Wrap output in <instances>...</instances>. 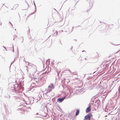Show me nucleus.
I'll use <instances>...</instances> for the list:
<instances>
[{
    "instance_id": "f8f14e48",
    "label": "nucleus",
    "mask_w": 120,
    "mask_h": 120,
    "mask_svg": "<svg viewBox=\"0 0 120 120\" xmlns=\"http://www.w3.org/2000/svg\"><path fill=\"white\" fill-rule=\"evenodd\" d=\"M87 115L85 116L84 117V118L83 119V120H87Z\"/></svg>"
},
{
    "instance_id": "1a4fd4ad",
    "label": "nucleus",
    "mask_w": 120,
    "mask_h": 120,
    "mask_svg": "<svg viewBox=\"0 0 120 120\" xmlns=\"http://www.w3.org/2000/svg\"><path fill=\"white\" fill-rule=\"evenodd\" d=\"M5 97L8 98H10V96L9 94H7L5 95Z\"/></svg>"
},
{
    "instance_id": "9d476101",
    "label": "nucleus",
    "mask_w": 120,
    "mask_h": 120,
    "mask_svg": "<svg viewBox=\"0 0 120 120\" xmlns=\"http://www.w3.org/2000/svg\"><path fill=\"white\" fill-rule=\"evenodd\" d=\"M67 80H68V81H67L66 79H64V80H63V81H64V83H65V82H67V83H69L70 82V80L68 79H67Z\"/></svg>"
},
{
    "instance_id": "c03bdc74",
    "label": "nucleus",
    "mask_w": 120,
    "mask_h": 120,
    "mask_svg": "<svg viewBox=\"0 0 120 120\" xmlns=\"http://www.w3.org/2000/svg\"><path fill=\"white\" fill-rule=\"evenodd\" d=\"M73 74H74V72H73Z\"/></svg>"
},
{
    "instance_id": "f704fd0d",
    "label": "nucleus",
    "mask_w": 120,
    "mask_h": 120,
    "mask_svg": "<svg viewBox=\"0 0 120 120\" xmlns=\"http://www.w3.org/2000/svg\"><path fill=\"white\" fill-rule=\"evenodd\" d=\"M13 52H14V50H13Z\"/></svg>"
},
{
    "instance_id": "8fccbe9b",
    "label": "nucleus",
    "mask_w": 120,
    "mask_h": 120,
    "mask_svg": "<svg viewBox=\"0 0 120 120\" xmlns=\"http://www.w3.org/2000/svg\"><path fill=\"white\" fill-rule=\"evenodd\" d=\"M100 22V23H101V22Z\"/></svg>"
},
{
    "instance_id": "49530a36",
    "label": "nucleus",
    "mask_w": 120,
    "mask_h": 120,
    "mask_svg": "<svg viewBox=\"0 0 120 120\" xmlns=\"http://www.w3.org/2000/svg\"><path fill=\"white\" fill-rule=\"evenodd\" d=\"M14 39H15V38H13V40H14Z\"/></svg>"
},
{
    "instance_id": "c756f323",
    "label": "nucleus",
    "mask_w": 120,
    "mask_h": 120,
    "mask_svg": "<svg viewBox=\"0 0 120 120\" xmlns=\"http://www.w3.org/2000/svg\"><path fill=\"white\" fill-rule=\"evenodd\" d=\"M28 30L29 31V32H30V30H29V28H28Z\"/></svg>"
},
{
    "instance_id": "7c9ffc66",
    "label": "nucleus",
    "mask_w": 120,
    "mask_h": 120,
    "mask_svg": "<svg viewBox=\"0 0 120 120\" xmlns=\"http://www.w3.org/2000/svg\"><path fill=\"white\" fill-rule=\"evenodd\" d=\"M78 2V1L77 2V3H76V4H75V5H76V4H77V2Z\"/></svg>"
},
{
    "instance_id": "603ef678",
    "label": "nucleus",
    "mask_w": 120,
    "mask_h": 120,
    "mask_svg": "<svg viewBox=\"0 0 120 120\" xmlns=\"http://www.w3.org/2000/svg\"><path fill=\"white\" fill-rule=\"evenodd\" d=\"M87 1L88 0H86Z\"/></svg>"
},
{
    "instance_id": "58836bf2",
    "label": "nucleus",
    "mask_w": 120,
    "mask_h": 120,
    "mask_svg": "<svg viewBox=\"0 0 120 120\" xmlns=\"http://www.w3.org/2000/svg\"><path fill=\"white\" fill-rule=\"evenodd\" d=\"M86 75V74H85V75H84V77H85V76Z\"/></svg>"
},
{
    "instance_id": "ea45409f",
    "label": "nucleus",
    "mask_w": 120,
    "mask_h": 120,
    "mask_svg": "<svg viewBox=\"0 0 120 120\" xmlns=\"http://www.w3.org/2000/svg\"><path fill=\"white\" fill-rule=\"evenodd\" d=\"M28 7L27 8V9H28Z\"/></svg>"
},
{
    "instance_id": "0eeeda50",
    "label": "nucleus",
    "mask_w": 120,
    "mask_h": 120,
    "mask_svg": "<svg viewBox=\"0 0 120 120\" xmlns=\"http://www.w3.org/2000/svg\"><path fill=\"white\" fill-rule=\"evenodd\" d=\"M88 118H91L92 116V115L91 113H89L87 114V115Z\"/></svg>"
},
{
    "instance_id": "6e6552de",
    "label": "nucleus",
    "mask_w": 120,
    "mask_h": 120,
    "mask_svg": "<svg viewBox=\"0 0 120 120\" xmlns=\"http://www.w3.org/2000/svg\"><path fill=\"white\" fill-rule=\"evenodd\" d=\"M80 110L79 109H77L75 112V115L77 116L78 115L79 113Z\"/></svg>"
},
{
    "instance_id": "4468645a",
    "label": "nucleus",
    "mask_w": 120,
    "mask_h": 120,
    "mask_svg": "<svg viewBox=\"0 0 120 120\" xmlns=\"http://www.w3.org/2000/svg\"><path fill=\"white\" fill-rule=\"evenodd\" d=\"M57 34H58V33L57 32H56V33H55L54 34H53V35L55 36L56 35H57Z\"/></svg>"
},
{
    "instance_id": "bb28decb",
    "label": "nucleus",
    "mask_w": 120,
    "mask_h": 120,
    "mask_svg": "<svg viewBox=\"0 0 120 120\" xmlns=\"http://www.w3.org/2000/svg\"><path fill=\"white\" fill-rule=\"evenodd\" d=\"M72 48H73V47L72 46L71 47V49Z\"/></svg>"
},
{
    "instance_id": "4be33fe9",
    "label": "nucleus",
    "mask_w": 120,
    "mask_h": 120,
    "mask_svg": "<svg viewBox=\"0 0 120 120\" xmlns=\"http://www.w3.org/2000/svg\"><path fill=\"white\" fill-rule=\"evenodd\" d=\"M11 112V110H10V111H9V113H10Z\"/></svg>"
},
{
    "instance_id": "e433bc0d",
    "label": "nucleus",
    "mask_w": 120,
    "mask_h": 120,
    "mask_svg": "<svg viewBox=\"0 0 120 120\" xmlns=\"http://www.w3.org/2000/svg\"><path fill=\"white\" fill-rule=\"evenodd\" d=\"M106 96H106H106H105V98H106Z\"/></svg>"
},
{
    "instance_id": "c85d7f7f",
    "label": "nucleus",
    "mask_w": 120,
    "mask_h": 120,
    "mask_svg": "<svg viewBox=\"0 0 120 120\" xmlns=\"http://www.w3.org/2000/svg\"><path fill=\"white\" fill-rule=\"evenodd\" d=\"M80 26L79 25L78 26H77V27H78L79 26Z\"/></svg>"
},
{
    "instance_id": "f03ea898",
    "label": "nucleus",
    "mask_w": 120,
    "mask_h": 120,
    "mask_svg": "<svg viewBox=\"0 0 120 120\" xmlns=\"http://www.w3.org/2000/svg\"><path fill=\"white\" fill-rule=\"evenodd\" d=\"M54 86L53 84L52 83H51L50 85L49 86H48V89L47 90V92L45 94L47 96H48L49 95H47V94L48 93H49L52 91V89H54Z\"/></svg>"
},
{
    "instance_id": "473e14b6",
    "label": "nucleus",
    "mask_w": 120,
    "mask_h": 120,
    "mask_svg": "<svg viewBox=\"0 0 120 120\" xmlns=\"http://www.w3.org/2000/svg\"><path fill=\"white\" fill-rule=\"evenodd\" d=\"M74 28V26L72 28V29H73Z\"/></svg>"
},
{
    "instance_id": "7ed1b4c3",
    "label": "nucleus",
    "mask_w": 120,
    "mask_h": 120,
    "mask_svg": "<svg viewBox=\"0 0 120 120\" xmlns=\"http://www.w3.org/2000/svg\"><path fill=\"white\" fill-rule=\"evenodd\" d=\"M100 100L98 99L95 101L94 104H93V105L94 107H96L97 108H98L100 105Z\"/></svg>"
},
{
    "instance_id": "ddd939ff",
    "label": "nucleus",
    "mask_w": 120,
    "mask_h": 120,
    "mask_svg": "<svg viewBox=\"0 0 120 120\" xmlns=\"http://www.w3.org/2000/svg\"><path fill=\"white\" fill-rule=\"evenodd\" d=\"M3 91L1 89H0V96H1L2 93Z\"/></svg>"
},
{
    "instance_id": "9b49d317",
    "label": "nucleus",
    "mask_w": 120,
    "mask_h": 120,
    "mask_svg": "<svg viewBox=\"0 0 120 120\" xmlns=\"http://www.w3.org/2000/svg\"><path fill=\"white\" fill-rule=\"evenodd\" d=\"M34 80L37 83H38V79H37L36 78H34Z\"/></svg>"
},
{
    "instance_id": "3c124183",
    "label": "nucleus",
    "mask_w": 120,
    "mask_h": 120,
    "mask_svg": "<svg viewBox=\"0 0 120 120\" xmlns=\"http://www.w3.org/2000/svg\"><path fill=\"white\" fill-rule=\"evenodd\" d=\"M11 9L12 10V9Z\"/></svg>"
},
{
    "instance_id": "4c0bfd02",
    "label": "nucleus",
    "mask_w": 120,
    "mask_h": 120,
    "mask_svg": "<svg viewBox=\"0 0 120 120\" xmlns=\"http://www.w3.org/2000/svg\"><path fill=\"white\" fill-rule=\"evenodd\" d=\"M59 108L60 110H62V109L60 108L59 107Z\"/></svg>"
},
{
    "instance_id": "c9c22d12",
    "label": "nucleus",
    "mask_w": 120,
    "mask_h": 120,
    "mask_svg": "<svg viewBox=\"0 0 120 120\" xmlns=\"http://www.w3.org/2000/svg\"><path fill=\"white\" fill-rule=\"evenodd\" d=\"M3 47L5 49H6L5 48V47L4 46H3Z\"/></svg>"
},
{
    "instance_id": "dca6fc26",
    "label": "nucleus",
    "mask_w": 120,
    "mask_h": 120,
    "mask_svg": "<svg viewBox=\"0 0 120 120\" xmlns=\"http://www.w3.org/2000/svg\"><path fill=\"white\" fill-rule=\"evenodd\" d=\"M14 60L13 61H12L11 63V65H10V66H11V65L14 62Z\"/></svg>"
},
{
    "instance_id": "20e7f679",
    "label": "nucleus",
    "mask_w": 120,
    "mask_h": 120,
    "mask_svg": "<svg viewBox=\"0 0 120 120\" xmlns=\"http://www.w3.org/2000/svg\"><path fill=\"white\" fill-rule=\"evenodd\" d=\"M65 98V96L63 98H59L57 100V102L59 103H61L64 100Z\"/></svg>"
},
{
    "instance_id": "f257e3e1",
    "label": "nucleus",
    "mask_w": 120,
    "mask_h": 120,
    "mask_svg": "<svg viewBox=\"0 0 120 120\" xmlns=\"http://www.w3.org/2000/svg\"><path fill=\"white\" fill-rule=\"evenodd\" d=\"M13 87L11 88H13V89H11V91H13L15 92L17 94L20 93H21L23 90V88L21 86H19V85L17 84H12L11 85ZM19 95H21V94H19Z\"/></svg>"
},
{
    "instance_id": "79ce46f5",
    "label": "nucleus",
    "mask_w": 120,
    "mask_h": 120,
    "mask_svg": "<svg viewBox=\"0 0 120 120\" xmlns=\"http://www.w3.org/2000/svg\"><path fill=\"white\" fill-rule=\"evenodd\" d=\"M16 30V29H15V31Z\"/></svg>"
},
{
    "instance_id": "f3484780",
    "label": "nucleus",
    "mask_w": 120,
    "mask_h": 120,
    "mask_svg": "<svg viewBox=\"0 0 120 120\" xmlns=\"http://www.w3.org/2000/svg\"><path fill=\"white\" fill-rule=\"evenodd\" d=\"M15 6L16 7H18L19 6V5L18 4H16L15 5Z\"/></svg>"
},
{
    "instance_id": "2eb2a0df",
    "label": "nucleus",
    "mask_w": 120,
    "mask_h": 120,
    "mask_svg": "<svg viewBox=\"0 0 120 120\" xmlns=\"http://www.w3.org/2000/svg\"><path fill=\"white\" fill-rule=\"evenodd\" d=\"M41 79V80H43L44 81V80H45V79L44 78H42L41 79V77L40 78V79Z\"/></svg>"
},
{
    "instance_id": "aec40b11",
    "label": "nucleus",
    "mask_w": 120,
    "mask_h": 120,
    "mask_svg": "<svg viewBox=\"0 0 120 120\" xmlns=\"http://www.w3.org/2000/svg\"><path fill=\"white\" fill-rule=\"evenodd\" d=\"M27 62L28 63V66H30V65H29V62Z\"/></svg>"
},
{
    "instance_id": "39448f33",
    "label": "nucleus",
    "mask_w": 120,
    "mask_h": 120,
    "mask_svg": "<svg viewBox=\"0 0 120 120\" xmlns=\"http://www.w3.org/2000/svg\"><path fill=\"white\" fill-rule=\"evenodd\" d=\"M90 105L86 108V113L90 112L91 111V109H90Z\"/></svg>"
},
{
    "instance_id": "412c9836",
    "label": "nucleus",
    "mask_w": 120,
    "mask_h": 120,
    "mask_svg": "<svg viewBox=\"0 0 120 120\" xmlns=\"http://www.w3.org/2000/svg\"><path fill=\"white\" fill-rule=\"evenodd\" d=\"M54 93H53L51 95V96H53V95H54Z\"/></svg>"
},
{
    "instance_id": "37998d69",
    "label": "nucleus",
    "mask_w": 120,
    "mask_h": 120,
    "mask_svg": "<svg viewBox=\"0 0 120 120\" xmlns=\"http://www.w3.org/2000/svg\"><path fill=\"white\" fill-rule=\"evenodd\" d=\"M88 11V10H87V12Z\"/></svg>"
},
{
    "instance_id": "a211bd4d",
    "label": "nucleus",
    "mask_w": 120,
    "mask_h": 120,
    "mask_svg": "<svg viewBox=\"0 0 120 120\" xmlns=\"http://www.w3.org/2000/svg\"><path fill=\"white\" fill-rule=\"evenodd\" d=\"M87 119H88V120H91V118H87Z\"/></svg>"
},
{
    "instance_id": "09e8293b",
    "label": "nucleus",
    "mask_w": 120,
    "mask_h": 120,
    "mask_svg": "<svg viewBox=\"0 0 120 120\" xmlns=\"http://www.w3.org/2000/svg\"><path fill=\"white\" fill-rule=\"evenodd\" d=\"M26 67H27V66H26Z\"/></svg>"
},
{
    "instance_id": "423d86ee",
    "label": "nucleus",
    "mask_w": 120,
    "mask_h": 120,
    "mask_svg": "<svg viewBox=\"0 0 120 120\" xmlns=\"http://www.w3.org/2000/svg\"><path fill=\"white\" fill-rule=\"evenodd\" d=\"M33 3H34V6H35V10L34 12L31 13V15H32V14H34L36 12V11H37V8H36V5H35V3H34V1H33Z\"/></svg>"
},
{
    "instance_id": "393cba45",
    "label": "nucleus",
    "mask_w": 120,
    "mask_h": 120,
    "mask_svg": "<svg viewBox=\"0 0 120 120\" xmlns=\"http://www.w3.org/2000/svg\"><path fill=\"white\" fill-rule=\"evenodd\" d=\"M23 41V39L22 38V43Z\"/></svg>"
},
{
    "instance_id": "cd10ccee",
    "label": "nucleus",
    "mask_w": 120,
    "mask_h": 120,
    "mask_svg": "<svg viewBox=\"0 0 120 120\" xmlns=\"http://www.w3.org/2000/svg\"><path fill=\"white\" fill-rule=\"evenodd\" d=\"M2 25V23H1V22H0V25Z\"/></svg>"
},
{
    "instance_id": "a18cd8bd",
    "label": "nucleus",
    "mask_w": 120,
    "mask_h": 120,
    "mask_svg": "<svg viewBox=\"0 0 120 120\" xmlns=\"http://www.w3.org/2000/svg\"><path fill=\"white\" fill-rule=\"evenodd\" d=\"M36 114H38V113H37Z\"/></svg>"
},
{
    "instance_id": "a878e982",
    "label": "nucleus",
    "mask_w": 120,
    "mask_h": 120,
    "mask_svg": "<svg viewBox=\"0 0 120 120\" xmlns=\"http://www.w3.org/2000/svg\"><path fill=\"white\" fill-rule=\"evenodd\" d=\"M82 52H86L85 51V50L82 51Z\"/></svg>"
},
{
    "instance_id": "6ab92c4d",
    "label": "nucleus",
    "mask_w": 120,
    "mask_h": 120,
    "mask_svg": "<svg viewBox=\"0 0 120 120\" xmlns=\"http://www.w3.org/2000/svg\"><path fill=\"white\" fill-rule=\"evenodd\" d=\"M9 23L11 24V25L13 27V25H12V24H11V22H9Z\"/></svg>"
},
{
    "instance_id": "2f4dec72",
    "label": "nucleus",
    "mask_w": 120,
    "mask_h": 120,
    "mask_svg": "<svg viewBox=\"0 0 120 120\" xmlns=\"http://www.w3.org/2000/svg\"><path fill=\"white\" fill-rule=\"evenodd\" d=\"M26 10V9H22V10Z\"/></svg>"
},
{
    "instance_id": "de8ad7c7",
    "label": "nucleus",
    "mask_w": 120,
    "mask_h": 120,
    "mask_svg": "<svg viewBox=\"0 0 120 120\" xmlns=\"http://www.w3.org/2000/svg\"><path fill=\"white\" fill-rule=\"evenodd\" d=\"M120 45V44H119L118 45Z\"/></svg>"
},
{
    "instance_id": "a19ab883",
    "label": "nucleus",
    "mask_w": 120,
    "mask_h": 120,
    "mask_svg": "<svg viewBox=\"0 0 120 120\" xmlns=\"http://www.w3.org/2000/svg\"><path fill=\"white\" fill-rule=\"evenodd\" d=\"M25 61V62H26V61Z\"/></svg>"
},
{
    "instance_id": "b1692460",
    "label": "nucleus",
    "mask_w": 120,
    "mask_h": 120,
    "mask_svg": "<svg viewBox=\"0 0 120 120\" xmlns=\"http://www.w3.org/2000/svg\"><path fill=\"white\" fill-rule=\"evenodd\" d=\"M68 71H69L70 72H71V71L70 70H68Z\"/></svg>"
},
{
    "instance_id": "5701e85b",
    "label": "nucleus",
    "mask_w": 120,
    "mask_h": 120,
    "mask_svg": "<svg viewBox=\"0 0 120 120\" xmlns=\"http://www.w3.org/2000/svg\"><path fill=\"white\" fill-rule=\"evenodd\" d=\"M25 2H26V3H27V4H28V5H28V3H27V2L26 1V0H25Z\"/></svg>"
},
{
    "instance_id": "72a5a7b5",
    "label": "nucleus",
    "mask_w": 120,
    "mask_h": 120,
    "mask_svg": "<svg viewBox=\"0 0 120 120\" xmlns=\"http://www.w3.org/2000/svg\"><path fill=\"white\" fill-rule=\"evenodd\" d=\"M107 116V115H106V116H105V117H106Z\"/></svg>"
}]
</instances>
